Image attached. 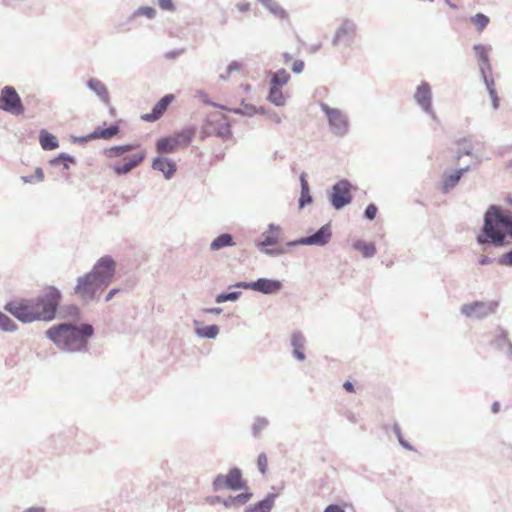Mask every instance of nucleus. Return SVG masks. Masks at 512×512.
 Listing matches in <instances>:
<instances>
[{
  "mask_svg": "<svg viewBox=\"0 0 512 512\" xmlns=\"http://www.w3.org/2000/svg\"><path fill=\"white\" fill-rule=\"evenodd\" d=\"M61 300V291L55 286H48L35 298L8 302L5 310L23 323L49 322L56 318Z\"/></svg>",
  "mask_w": 512,
  "mask_h": 512,
  "instance_id": "f257e3e1",
  "label": "nucleus"
},
{
  "mask_svg": "<svg viewBox=\"0 0 512 512\" xmlns=\"http://www.w3.org/2000/svg\"><path fill=\"white\" fill-rule=\"evenodd\" d=\"M506 236L512 237V213L492 204L483 217V226L476 237L479 245L503 247L509 244Z\"/></svg>",
  "mask_w": 512,
  "mask_h": 512,
  "instance_id": "f03ea898",
  "label": "nucleus"
},
{
  "mask_svg": "<svg viewBox=\"0 0 512 512\" xmlns=\"http://www.w3.org/2000/svg\"><path fill=\"white\" fill-rule=\"evenodd\" d=\"M94 335L89 323H60L46 331V336L59 348L67 352H87L88 340Z\"/></svg>",
  "mask_w": 512,
  "mask_h": 512,
  "instance_id": "7ed1b4c3",
  "label": "nucleus"
},
{
  "mask_svg": "<svg viewBox=\"0 0 512 512\" xmlns=\"http://www.w3.org/2000/svg\"><path fill=\"white\" fill-rule=\"evenodd\" d=\"M231 126L223 114H211L208 116L200 130V138L204 140L210 136H216L223 140L231 137Z\"/></svg>",
  "mask_w": 512,
  "mask_h": 512,
  "instance_id": "20e7f679",
  "label": "nucleus"
},
{
  "mask_svg": "<svg viewBox=\"0 0 512 512\" xmlns=\"http://www.w3.org/2000/svg\"><path fill=\"white\" fill-rule=\"evenodd\" d=\"M321 110L325 113L330 130L337 137H344L349 132V118L338 108H332L328 104L320 103Z\"/></svg>",
  "mask_w": 512,
  "mask_h": 512,
  "instance_id": "39448f33",
  "label": "nucleus"
},
{
  "mask_svg": "<svg viewBox=\"0 0 512 512\" xmlns=\"http://www.w3.org/2000/svg\"><path fill=\"white\" fill-rule=\"evenodd\" d=\"M104 288L87 272L77 278L74 293L84 302L89 303L99 297Z\"/></svg>",
  "mask_w": 512,
  "mask_h": 512,
  "instance_id": "423d86ee",
  "label": "nucleus"
},
{
  "mask_svg": "<svg viewBox=\"0 0 512 512\" xmlns=\"http://www.w3.org/2000/svg\"><path fill=\"white\" fill-rule=\"evenodd\" d=\"M116 272V262L110 255L99 258L93 265L89 273L94 279L106 289L114 278Z\"/></svg>",
  "mask_w": 512,
  "mask_h": 512,
  "instance_id": "0eeeda50",
  "label": "nucleus"
},
{
  "mask_svg": "<svg viewBox=\"0 0 512 512\" xmlns=\"http://www.w3.org/2000/svg\"><path fill=\"white\" fill-rule=\"evenodd\" d=\"M499 307V301H473L461 306L460 312L468 318L483 320L488 316L495 314Z\"/></svg>",
  "mask_w": 512,
  "mask_h": 512,
  "instance_id": "6e6552de",
  "label": "nucleus"
},
{
  "mask_svg": "<svg viewBox=\"0 0 512 512\" xmlns=\"http://www.w3.org/2000/svg\"><path fill=\"white\" fill-rule=\"evenodd\" d=\"M212 488L215 492L224 488L238 491L247 488V482L242 477V471L237 467H233L227 475L218 474L213 480Z\"/></svg>",
  "mask_w": 512,
  "mask_h": 512,
  "instance_id": "1a4fd4ad",
  "label": "nucleus"
},
{
  "mask_svg": "<svg viewBox=\"0 0 512 512\" xmlns=\"http://www.w3.org/2000/svg\"><path fill=\"white\" fill-rule=\"evenodd\" d=\"M0 110L12 115H22L25 107L13 86H4L0 91Z\"/></svg>",
  "mask_w": 512,
  "mask_h": 512,
  "instance_id": "9d476101",
  "label": "nucleus"
},
{
  "mask_svg": "<svg viewBox=\"0 0 512 512\" xmlns=\"http://www.w3.org/2000/svg\"><path fill=\"white\" fill-rule=\"evenodd\" d=\"M357 36V24L351 18H344L336 29L332 38L334 47L343 46L349 48L353 45Z\"/></svg>",
  "mask_w": 512,
  "mask_h": 512,
  "instance_id": "9b49d317",
  "label": "nucleus"
},
{
  "mask_svg": "<svg viewBox=\"0 0 512 512\" xmlns=\"http://www.w3.org/2000/svg\"><path fill=\"white\" fill-rule=\"evenodd\" d=\"M282 282L277 279H269V278H258L255 281H240L235 283L234 285H230L229 289L235 288H243L250 289L256 292H260L265 295H273L278 293L282 289Z\"/></svg>",
  "mask_w": 512,
  "mask_h": 512,
  "instance_id": "f8f14e48",
  "label": "nucleus"
},
{
  "mask_svg": "<svg viewBox=\"0 0 512 512\" xmlns=\"http://www.w3.org/2000/svg\"><path fill=\"white\" fill-rule=\"evenodd\" d=\"M352 185L348 180H340L332 186L329 201L334 209L341 210L349 205L353 196L351 194Z\"/></svg>",
  "mask_w": 512,
  "mask_h": 512,
  "instance_id": "ddd939ff",
  "label": "nucleus"
},
{
  "mask_svg": "<svg viewBox=\"0 0 512 512\" xmlns=\"http://www.w3.org/2000/svg\"><path fill=\"white\" fill-rule=\"evenodd\" d=\"M280 232H281L280 226L270 223L268 225L267 231H265L262 234L263 240L256 244L258 249L262 253H264L268 256H273V257H276V256L286 253V250L283 248H278V249H270L269 248L270 246L276 245L278 243Z\"/></svg>",
  "mask_w": 512,
  "mask_h": 512,
  "instance_id": "4468645a",
  "label": "nucleus"
},
{
  "mask_svg": "<svg viewBox=\"0 0 512 512\" xmlns=\"http://www.w3.org/2000/svg\"><path fill=\"white\" fill-rule=\"evenodd\" d=\"M332 237V230L330 223H327L320 227L315 233L301 237L296 240L289 241L287 246L294 247L300 245H315V246H325Z\"/></svg>",
  "mask_w": 512,
  "mask_h": 512,
  "instance_id": "2eb2a0df",
  "label": "nucleus"
},
{
  "mask_svg": "<svg viewBox=\"0 0 512 512\" xmlns=\"http://www.w3.org/2000/svg\"><path fill=\"white\" fill-rule=\"evenodd\" d=\"M415 101L417 104L429 115L432 116L433 119L436 118V115L432 109V93L431 88L427 82H422L416 90L414 95Z\"/></svg>",
  "mask_w": 512,
  "mask_h": 512,
  "instance_id": "dca6fc26",
  "label": "nucleus"
},
{
  "mask_svg": "<svg viewBox=\"0 0 512 512\" xmlns=\"http://www.w3.org/2000/svg\"><path fill=\"white\" fill-rule=\"evenodd\" d=\"M173 94L164 95L152 108L150 113L143 114L141 119L146 122H155L162 117L174 100Z\"/></svg>",
  "mask_w": 512,
  "mask_h": 512,
  "instance_id": "f3484780",
  "label": "nucleus"
},
{
  "mask_svg": "<svg viewBox=\"0 0 512 512\" xmlns=\"http://www.w3.org/2000/svg\"><path fill=\"white\" fill-rule=\"evenodd\" d=\"M152 168L163 173L167 180L171 179L177 170L176 163L172 159L161 156L154 158Z\"/></svg>",
  "mask_w": 512,
  "mask_h": 512,
  "instance_id": "a211bd4d",
  "label": "nucleus"
},
{
  "mask_svg": "<svg viewBox=\"0 0 512 512\" xmlns=\"http://www.w3.org/2000/svg\"><path fill=\"white\" fill-rule=\"evenodd\" d=\"M146 157L145 151H141L137 154H134L129 160H127L124 164H114L111 166L112 170L117 175H126L132 169L140 165Z\"/></svg>",
  "mask_w": 512,
  "mask_h": 512,
  "instance_id": "6ab92c4d",
  "label": "nucleus"
},
{
  "mask_svg": "<svg viewBox=\"0 0 512 512\" xmlns=\"http://www.w3.org/2000/svg\"><path fill=\"white\" fill-rule=\"evenodd\" d=\"M470 170V166L459 168L449 175H444L442 179V190L444 193H448L450 190L455 188L459 183L462 176Z\"/></svg>",
  "mask_w": 512,
  "mask_h": 512,
  "instance_id": "aec40b11",
  "label": "nucleus"
},
{
  "mask_svg": "<svg viewBox=\"0 0 512 512\" xmlns=\"http://www.w3.org/2000/svg\"><path fill=\"white\" fill-rule=\"evenodd\" d=\"M489 47L483 44H475L473 46V50L475 51L476 56L479 59V71L480 74L491 73L492 67L490 64V60L488 57Z\"/></svg>",
  "mask_w": 512,
  "mask_h": 512,
  "instance_id": "412c9836",
  "label": "nucleus"
},
{
  "mask_svg": "<svg viewBox=\"0 0 512 512\" xmlns=\"http://www.w3.org/2000/svg\"><path fill=\"white\" fill-rule=\"evenodd\" d=\"M291 346L293 348V356L299 361H304L306 358L304 353L305 337L302 332L294 331L292 333Z\"/></svg>",
  "mask_w": 512,
  "mask_h": 512,
  "instance_id": "4be33fe9",
  "label": "nucleus"
},
{
  "mask_svg": "<svg viewBox=\"0 0 512 512\" xmlns=\"http://www.w3.org/2000/svg\"><path fill=\"white\" fill-rule=\"evenodd\" d=\"M277 496L275 493H268L261 501L246 507L245 512H270Z\"/></svg>",
  "mask_w": 512,
  "mask_h": 512,
  "instance_id": "5701e85b",
  "label": "nucleus"
},
{
  "mask_svg": "<svg viewBox=\"0 0 512 512\" xmlns=\"http://www.w3.org/2000/svg\"><path fill=\"white\" fill-rule=\"evenodd\" d=\"M39 143L42 149L46 151H51L59 147L57 137L45 129L39 132Z\"/></svg>",
  "mask_w": 512,
  "mask_h": 512,
  "instance_id": "b1692460",
  "label": "nucleus"
},
{
  "mask_svg": "<svg viewBox=\"0 0 512 512\" xmlns=\"http://www.w3.org/2000/svg\"><path fill=\"white\" fill-rule=\"evenodd\" d=\"M195 133L196 128L194 126H190L173 135L177 148L180 146L187 147L191 143Z\"/></svg>",
  "mask_w": 512,
  "mask_h": 512,
  "instance_id": "393cba45",
  "label": "nucleus"
},
{
  "mask_svg": "<svg viewBox=\"0 0 512 512\" xmlns=\"http://www.w3.org/2000/svg\"><path fill=\"white\" fill-rule=\"evenodd\" d=\"M87 87L92 90L96 95L105 103L109 101V93L103 82L96 78H91L87 81Z\"/></svg>",
  "mask_w": 512,
  "mask_h": 512,
  "instance_id": "a878e982",
  "label": "nucleus"
},
{
  "mask_svg": "<svg viewBox=\"0 0 512 512\" xmlns=\"http://www.w3.org/2000/svg\"><path fill=\"white\" fill-rule=\"evenodd\" d=\"M270 77L269 86L282 88L290 80V74L285 69H279L276 72H268Z\"/></svg>",
  "mask_w": 512,
  "mask_h": 512,
  "instance_id": "bb28decb",
  "label": "nucleus"
},
{
  "mask_svg": "<svg viewBox=\"0 0 512 512\" xmlns=\"http://www.w3.org/2000/svg\"><path fill=\"white\" fill-rule=\"evenodd\" d=\"M300 186H301V193L300 198L298 201L299 208H304L306 205L312 203L313 198L310 194L309 184L306 180V174L302 173L300 175Z\"/></svg>",
  "mask_w": 512,
  "mask_h": 512,
  "instance_id": "cd10ccee",
  "label": "nucleus"
},
{
  "mask_svg": "<svg viewBox=\"0 0 512 512\" xmlns=\"http://www.w3.org/2000/svg\"><path fill=\"white\" fill-rule=\"evenodd\" d=\"M177 149L173 136L159 138L156 142V150L160 154H170Z\"/></svg>",
  "mask_w": 512,
  "mask_h": 512,
  "instance_id": "c85d7f7f",
  "label": "nucleus"
},
{
  "mask_svg": "<svg viewBox=\"0 0 512 512\" xmlns=\"http://www.w3.org/2000/svg\"><path fill=\"white\" fill-rule=\"evenodd\" d=\"M353 248L359 251L365 258H372L377 251L374 243H368L361 239L354 241Z\"/></svg>",
  "mask_w": 512,
  "mask_h": 512,
  "instance_id": "c756f323",
  "label": "nucleus"
},
{
  "mask_svg": "<svg viewBox=\"0 0 512 512\" xmlns=\"http://www.w3.org/2000/svg\"><path fill=\"white\" fill-rule=\"evenodd\" d=\"M234 244L233 236L231 234L222 233L211 242L210 249L217 251L225 247H231Z\"/></svg>",
  "mask_w": 512,
  "mask_h": 512,
  "instance_id": "7c9ffc66",
  "label": "nucleus"
},
{
  "mask_svg": "<svg viewBox=\"0 0 512 512\" xmlns=\"http://www.w3.org/2000/svg\"><path fill=\"white\" fill-rule=\"evenodd\" d=\"M136 146L137 145H135V144L112 146L110 148L105 149L104 154L108 158H117V157H121L126 152L134 150L136 148Z\"/></svg>",
  "mask_w": 512,
  "mask_h": 512,
  "instance_id": "2f4dec72",
  "label": "nucleus"
},
{
  "mask_svg": "<svg viewBox=\"0 0 512 512\" xmlns=\"http://www.w3.org/2000/svg\"><path fill=\"white\" fill-rule=\"evenodd\" d=\"M267 100L276 106H283L286 102V98L284 97L281 88L273 86H269Z\"/></svg>",
  "mask_w": 512,
  "mask_h": 512,
  "instance_id": "473e14b6",
  "label": "nucleus"
},
{
  "mask_svg": "<svg viewBox=\"0 0 512 512\" xmlns=\"http://www.w3.org/2000/svg\"><path fill=\"white\" fill-rule=\"evenodd\" d=\"M197 336L207 339H215L219 334V327L216 324L207 325L195 330Z\"/></svg>",
  "mask_w": 512,
  "mask_h": 512,
  "instance_id": "72a5a7b5",
  "label": "nucleus"
},
{
  "mask_svg": "<svg viewBox=\"0 0 512 512\" xmlns=\"http://www.w3.org/2000/svg\"><path fill=\"white\" fill-rule=\"evenodd\" d=\"M263 6L277 18L286 19L288 16L286 10L274 0H269V2H266Z\"/></svg>",
  "mask_w": 512,
  "mask_h": 512,
  "instance_id": "f704fd0d",
  "label": "nucleus"
},
{
  "mask_svg": "<svg viewBox=\"0 0 512 512\" xmlns=\"http://www.w3.org/2000/svg\"><path fill=\"white\" fill-rule=\"evenodd\" d=\"M241 105L242 107L228 109V111L242 116H253L257 113V108L253 104L245 103L242 101Z\"/></svg>",
  "mask_w": 512,
  "mask_h": 512,
  "instance_id": "c9c22d12",
  "label": "nucleus"
},
{
  "mask_svg": "<svg viewBox=\"0 0 512 512\" xmlns=\"http://www.w3.org/2000/svg\"><path fill=\"white\" fill-rule=\"evenodd\" d=\"M0 329L5 332H14L17 329V324L2 311H0Z\"/></svg>",
  "mask_w": 512,
  "mask_h": 512,
  "instance_id": "e433bc0d",
  "label": "nucleus"
},
{
  "mask_svg": "<svg viewBox=\"0 0 512 512\" xmlns=\"http://www.w3.org/2000/svg\"><path fill=\"white\" fill-rule=\"evenodd\" d=\"M60 315L63 318L70 317V318H79L80 316V309L75 304H69L64 305L60 307Z\"/></svg>",
  "mask_w": 512,
  "mask_h": 512,
  "instance_id": "4c0bfd02",
  "label": "nucleus"
},
{
  "mask_svg": "<svg viewBox=\"0 0 512 512\" xmlns=\"http://www.w3.org/2000/svg\"><path fill=\"white\" fill-rule=\"evenodd\" d=\"M269 421L265 417H256L252 426V434L254 437H259L261 432L267 428Z\"/></svg>",
  "mask_w": 512,
  "mask_h": 512,
  "instance_id": "58836bf2",
  "label": "nucleus"
},
{
  "mask_svg": "<svg viewBox=\"0 0 512 512\" xmlns=\"http://www.w3.org/2000/svg\"><path fill=\"white\" fill-rule=\"evenodd\" d=\"M138 16H145L148 19H153L156 16V10L150 6H141L132 13L130 19H134Z\"/></svg>",
  "mask_w": 512,
  "mask_h": 512,
  "instance_id": "ea45409f",
  "label": "nucleus"
},
{
  "mask_svg": "<svg viewBox=\"0 0 512 512\" xmlns=\"http://www.w3.org/2000/svg\"><path fill=\"white\" fill-rule=\"evenodd\" d=\"M241 294L242 293L240 291L222 292V293L216 295L215 301L219 304L227 302V301L234 302L240 298Z\"/></svg>",
  "mask_w": 512,
  "mask_h": 512,
  "instance_id": "a19ab883",
  "label": "nucleus"
},
{
  "mask_svg": "<svg viewBox=\"0 0 512 512\" xmlns=\"http://www.w3.org/2000/svg\"><path fill=\"white\" fill-rule=\"evenodd\" d=\"M392 429H393V432H394L395 436L397 437V439H398V441H399V444H400L403 448H405V449H407V450H409V451H414V447H413V446H412L408 441H406V440L404 439V437H403V435H402V432H401V428H400V426L398 425V423H396V422H395V423L393 424Z\"/></svg>",
  "mask_w": 512,
  "mask_h": 512,
  "instance_id": "79ce46f5",
  "label": "nucleus"
},
{
  "mask_svg": "<svg viewBox=\"0 0 512 512\" xmlns=\"http://www.w3.org/2000/svg\"><path fill=\"white\" fill-rule=\"evenodd\" d=\"M473 24L476 25L479 31H482L489 23V17L483 13H477L471 18Z\"/></svg>",
  "mask_w": 512,
  "mask_h": 512,
  "instance_id": "37998d69",
  "label": "nucleus"
},
{
  "mask_svg": "<svg viewBox=\"0 0 512 512\" xmlns=\"http://www.w3.org/2000/svg\"><path fill=\"white\" fill-rule=\"evenodd\" d=\"M509 342L507 331L504 329H500V334L496 336L494 340V345L497 349H503L505 345Z\"/></svg>",
  "mask_w": 512,
  "mask_h": 512,
  "instance_id": "c03bdc74",
  "label": "nucleus"
},
{
  "mask_svg": "<svg viewBox=\"0 0 512 512\" xmlns=\"http://www.w3.org/2000/svg\"><path fill=\"white\" fill-rule=\"evenodd\" d=\"M488 73L489 72L481 74V77H482V80L486 86V89H487L489 95H491V91H493V93H497V91L495 88L494 79L491 76H489Z\"/></svg>",
  "mask_w": 512,
  "mask_h": 512,
  "instance_id": "a18cd8bd",
  "label": "nucleus"
},
{
  "mask_svg": "<svg viewBox=\"0 0 512 512\" xmlns=\"http://www.w3.org/2000/svg\"><path fill=\"white\" fill-rule=\"evenodd\" d=\"M268 460L265 453H260L257 458V468L261 474H265L267 472Z\"/></svg>",
  "mask_w": 512,
  "mask_h": 512,
  "instance_id": "49530a36",
  "label": "nucleus"
},
{
  "mask_svg": "<svg viewBox=\"0 0 512 512\" xmlns=\"http://www.w3.org/2000/svg\"><path fill=\"white\" fill-rule=\"evenodd\" d=\"M252 496L253 494L251 492H245L234 496L235 506L238 507L246 504Z\"/></svg>",
  "mask_w": 512,
  "mask_h": 512,
  "instance_id": "de8ad7c7",
  "label": "nucleus"
},
{
  "mask_svg": "<svg viewBox=\"0 0 512 512\" xmlns=\"http://www.w3.org/2000/svg\"><path fill=\"white\" fill-rule=\"evenodd\" d=\"M92 137H94V139H105V140L110 139L108 127L107 128H102L100 126L96 127L94 129V131L92 132Z\"/></svg>",
  "mask_w": 512,
  "mask_h": 512,
  "instance_id": "09e8293b",
  "label": "nucleus"
},
{
  "mask_svg": "<svg viewBox=\"0 0 512 512\" xmlns=\"http://www.w3.org/2000/svg\"><path fill=\"white\" fill-rule=\"evenodd\" d=\"M378 208L375 204H369L364 211V217L370 221L374 220L377 215Z\"/></svg>",
  "mask_w": 512,
  "mask_h": 512,
  "instance_id": "8fccbe9b",
  "label": "nucleus"
},
{
  "mask_svg": "<svg viewBox=\"0 0 512 512\" xmlns=\"http://www.w3.org/2000/svg\"><path fill=\"white\" fill-rule=\"evenodd\" d=\"M498 263L500 265L512 267V249L504 253L501 257H499Z\"/></svg>",
  "mask_w": 512,
  "mask_h": 512,
  "instance_id": "3c124183",
  "label": "nucleus"
},
{
  "mask_svg": "<svg viewBox=\"0 0 512 512\" xmlns=\"http://www.w3.org/2000/svg\"><path fill=\"white\" fill-rule=\"evenodd\" d=\"M161 9L166 11H175V5L172 0H158Z\"/></svg>",
  "mask_w": 512,
  "mask_h": 512,
  "instance_id": "603ef678",
  "label": "nucleus"
},
{
  "mask_svg": "<svg viewBox=\"0 0 512 512\" xmlns=\"http://www.w3.org/2000/svg\"><path fill=\"white\" fill-rule=\"evenodd\" d=\"M473 154L472 152V146L471 144L465 146L462 149H459L456 153L455 159L458 161L463 155L471 156Z\"/></svg>",
  "mask_w": 512,
  "mask_h": 512,
  "instance_id": "864d4df0",
  "label": "nucleus"
},
{
  "mask_svg": "<svg viewBox=\"0 0 512 512\" xmlns=\"http://www.w3.org/2000/svg\"><path fill=\"white\" fill-rule=\"evenodd\" d=\"M304 62L302 60H295L292 64V71L296 74L301 73L304 70Z\"/></svg>",
  "mask_w": 512,
  "mask_h": 512,
  "instance_id": "5fc2aeb1",
  "label": "nucleus"
},
{
  "mask_svg": "<svg viewBox=\"0 0 512 512\" xmlns=\"http://www.w3.org/2000/svg\"><path fill=\"white\" fill-rule=\"evenodd\" d=\"M72 140L75 143H87L88 141L94 140V137H92V133H90L86 136H80V137L73 136Z\"/></svg>",
  "mask_w": 512,
  "mask_h": 512,
  "instance_id": "6e6d98bb",
  "label": "nucleus"
},
{
  "mask_svg": "<svg viewBox=\"0 0 512 512\" xmlns=\"http://www.w3.org/2000/svg\"><path fill=\"white\" fill-rule=\"evenodd\" d=\"M240 66V63L234 60L227 66L226 73L230 75L232 72L238 71L240 69Z\"/></svg>",
  "mask_w": 512,
  "mask_h": 512,
  "instance_id": "4d7b16f0",
  "label": "nucleus"
},
{
  "mask_svg": "<svg viewBox=\"0 0 512 512\" xmlns=\"http://www.w3.org/2000/svg\"><path fill=\"white\" fill-rule=\"evenodd\" d=\"M120 131V127H119V124L116 122V123H113L111 124L109 127H108V132H109V137L110 139L112 137H114L115 135H117Z\"/></svg>",
  "mask_w": 512,
  "mask_h": 512,
  "instance_id": "13d9d810",
  "label": "nucleus"
},
{
  "mask_svg": "<svg viewBox=\"0 0 512 512\" xmlns=\"http://www.w3.org/2000/svg\"><path fill=\"white\" fill-rule=\"evenodd\" d=\"M120 131V127H119V124L116 122V123H113L111 124L109 127H108V132H109V137L110 139L112 137H114L115 135H117Z\"/></svg>",
  "mask_w": 512,
  "mask_h": 512,
  "instance_id": "bf43d9fd",
  "label": "nucleus"
},
{
  "mask_svg": "<svg viewBox=\"0 0 512 512\" xmlns=\"http://www.w3.org/2000/svg\"><path fill=\"white\" fill-rule=\"evenodd\" d=\"M221 504L226 508L236 507L234 496H228L227 498H222Z\"/></svg>",
  "mask_w": 512,
  "mask_h": 512,
  "instance_id": "052dcab7",
  "label": "nucleus"
},
{
  "mask_svg": "<svg viewBox=\"0 0 512 512\" xmlns=\"http://www.w3.org/2000/svg\"><path fill=\"white\" fill-rule=\"evenodd\" d=\"M324 512H345V510L338 504H330L325 508Z\"/></svg>",
  "mask_w": 512,
  "mask_h": 512,
  "instance_id": "680f3d73",
  "label": "nucleus"
},
{
  "mask_svg": "<svg viewBox=\"0 0 512 512\" xmlns=\"http://www.w3.org/2000/svg\"><path fill=\"white\" fill-rule=\"evenodd\" d=\"M183 52H184V50H171L165 54V58L175 59V58L179 57Z\"/></svg>",
  "mask_w": 512,
  "mask_h": 512,
  "instance_id": "e2e57ef3",
  "label": "nucleus"
},
{
  "mask_svg": "<svg viewBox=\"0 0 512 512\" xmlns=\"http://www.w3.org/2000/svg\"><path fill=\"white\" fill-rule=\"evenodd\" d=\"M36 182H42L44 180V173L42 168L37 167L35 169V174L33 175Z\"/></svg>",
  "mask_w": 512,
  "mask_h": 512,
  "instance_id": "0e129e2a",
  "label": "nucleus"
},
{
  "mask_svg": "<svg viewBox=\"0 0 512 512\" xmlns=\"http://www.w3.org/2000/svg\"><path fill=\"white\" fill-rule=\"evenodd\" d=\"M489 96L491 98L493 108L498 109L499 104H500V99H499L497 93H493V91H491V95H489Z\"/></svg>",
  "mask_w": 512,
  "mask_h": 512,
  "instance_id": "69168bd1",
  "label": "nucleus"
},
{
  "mask_svg": "<svg viewBox=\"0 0 512 512\" xmlns=\"http://www.w3.org/2000/svg\"><path fill=\"white\" fill-rule=\"evenodd\" d=\"M60 158H62L66 163H76L75 157L64 152L60 153Z\"/></svg>",
  "mask_w": 512,
  "mask_h": 512,
  "instance_id": "338daca9",
  "label": "nucleus"
},
{
  "mask_svg": "<svg viewBox=\"0 0 512 512\" xmlns=\"http://www.w3.org/2000/svg\"><path fill=\"white\" fill-rule=\"evenodd\" d=\"M479 264L480 265H488V264H491L493 262V259L490 258L489 256L487 255H482L479 260H478Z\"/></svg>",
  "mask_w": 512,
  "mask_h": 512,
  "instance_id": "774afa93",
  "label": "nucleus"
}]
</instances>
